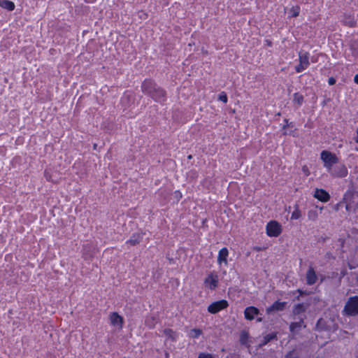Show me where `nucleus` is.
Wrapping results in <instances>:
<instances>
[{
	"instance_id": "obj_1",
	"label": "nucleus",
	"mask_w": 358,
	"mask_h": 358,
	"mask_svg": "<svg viewBox=\"0 0 358 358\" xmlns=\"http://www.w3.org/2000/svg\"><path fill=\"white\" fill-rule=\"evenodd\" d=\"M142 90L150 95L155 101L163 102L165 100L164 91L157 87L151 80H145L142 84Z\"/></svg>"
},
{
	"instance_id": "obj_2",
	"label": "nucleus",
	"mask_w": 358,
	"mask_h": 358,
	"mask_svg": "<svg viewBox=\"0 0 358 358\" xmlns=\"http://www.w3.org/2000/svg\"><path fill=\"white\" fill-rule=\"evenodd\" d=\"M320 159L324 164V167L327 169L328 173L333 169L334 165L338 162V158L336 155L328 150L321 152Z\"/></svg>"
},
{
	"instance_id": "obj_3",
	"label": "nucleus",
	"mask_w": 358,
	"mask_h": 358,
	"mask_svg": "<svg viewBox=\"0 0 358 358\" xmlns=\"http://www.w3.org/2000/svg\"><path fill=\"white\" fill-rule=\"evenodd\" d=\"M203 283L206 288L210 290L215 289L218 287L219 283V276L217 273L215 271L209 273L205 278Z\"/></svg>"
},
{
	"instance_id": "obj_4",
	"label": "nucleus",
	"mask_w": 358,
	"mask_h": 358,
	"mask_svg": "<svg viewBox=\"0 0 358 358\" xmlns=\"http://www.w3.org/2000/svg\"><path fill=\"white\" fill-rule=\"evenodd\" d=\"M344 311L348 315H358V296L350 297L347 301Z\"/></svg>"
},
{
	"instance_id": "obj_5",
	"label": "nucleus",
	"mask_w": 358,
	"mask_h": 358,
	"mask_svg": "<svg viewBox=\"0 0 358 358\" xmlns=\"http://www.w3.org/2000/svg\"><path fill=\"white\" fill-rule=\"evenodd\" d=\"M266 230L269 237H277L281 234L282 227L276 221H270L266 224Z\"/></svg>"
},
{
	"instance_id": "obj_6",
	"label": "nucleus",
	"mask_w": 358,
	"mask_h": 358,
	"mask_svg": "<svg viewBox=\"0 0 358 358\" xmlns=\"http://www.w3.org/2000/svg\"><path fill=\"white\" fill-rule=\"evenodd\" d=\"M229 306L228 301L224 299L213 302L208 306V311L211 314H215L225 308Z\"/></svg>"
},
{
	"instance_id": "obj_7",
	"label": "nucleus",
	"mask_w": 358,
	"mask_h": 358,
	"mask_svg": "<svg viewBox=\"0 0 358 358\" xmlns=\"http://www.w3.org/2000/svg\"><path fill=\"white\" fill-rule=\"evenodd\" d=\"M299 64L295 67L296 71L297 73L302 72L303 70L306 69L310 63H309V54L307 52H300L299 55Z\"/></svg>"
},
{
	"instance_id": "obj_8",
	"label": "nucleus",
	"mask_w": 358,
	"mask_h": 358,
	"mask_svg": "<svg viewBox=\"0 0 358 358\" xmlns=\"http://www.w3.org/2000/svg\"><path fill=\"white\" fill-rule=\"evenodd\" d=\"M329 173L333 177L344 178L348 175V169L344 164H340L334 166Z\"/></svg>"
},
{
	"instance_id": "obj_9",
	"label": "nucleus",
	"mask_w": 358,
	"mask_h": 358,
	"mask_svg": "<svg viewBox=\"0 0 358 358\" xmlns=\"http://www.w3.org/2000/svg\"><path fill=\"white\" fill-rule=\"evenodd\" d=\"M110 324L118 329H121L123 327V318L117 313H112L109 317Z\"/></svg>"
},
{
	"instance_id": "obj_10",
	"label": "nucleus",
	"mask_w": 358,
	"mask_h": 358,
	"mask_svg": "<svg viewBox=\"0 0 358 358\" xmlns=\"http://www.w3.org/2000/svg\"><path fill=\"white\" fill-rule=\"evenodd\" d=\"M286 305V302L277 301L274 302L271 306L266 309L267 314L270 315L274 312L282 310Z\"/></svg>"
},
{
	"instance_id": "obj_11",
	"label": "nucleus",
	"mask_w": 358,
	"mask_h": 358,
	"mask_svg": "<svg viewBox=\"0 0 358 358\" xmlns=\"http://www.w3.org/2000/svg\"><path fill=\"white\" fill-rule=\"evenodd\" d=\"M229 256V251L227 248H222L219 252L217 256V263L220 266L224 264V266L227 265V257Z\"/></svg>"
},
{
	"instance_id": "obj_12",
	"label": "nucleus",
	"mask_w": 358,
	"mask_h": 358,
	"mask_svg": "<svg viewBox=\"0 0 358 358\" xmlns=\"http://www.w3.org/2000/svg\"><path fill=\"white\" fill-rule=\"evenodd\" d=\"M313 196L315 198L322 202H327L330 199L329 194L322 189H316Z\"/></svg>"
},
{
	"instance_id": "obj_13",
	"label": "nucleus",
	"mask_w": 358,
	"mask_h": 358,
	"mask_svg": "<svg viewBox=\"0 0 358 358\" xmlns=\"http://www.w3.org/2000/svg\"><path fill=\"white\" fill-rule=\"evenodd\" d=\"M259 309L254 306L248 307L244 311L245 317L248 320H253L256 315H259Z\"/></svg>"
},
{
	"instance_id": "obj_14",
	"label": "nucleus",
	"mask_w": 358,
	"mask_h": 358,
	"mask_svg": "<svg viewBox=\"0 0 358 358\" xmlns=\"http://www.w3.org/2000/svg\"><path fill=\"white\" fill-rule=\"evenodd\" d=\"M317 280V276L315 273V271H314V269L312 267L309 268V269L308 270V271L306 273L307 284L309 285H312L316 282Z\"/></svg>"
},
{
	"instance_id": "obj_15",
	"label": "nucleus",
	"mask_w": 358,
	"mask_h": 358,
	"mask_svg": "<svg viewBox=\"0 0 358 358\" xmlns=\"http://www.w3.org/2000/svg\"><path fill=\"white\" fill-rule=\"evenodd\" d=\"M308 306L309 303H298L293 308V314L295 315H300L304 313Z\"/></svg>"
},
{
	"instance_id": "obj_16",
	"label": "nucleus",
	"mask_w": 358,
	"mask_h": 358,
	"mask_svg": "<svg viewBox=\"0 0 358 358\" xmlns=\"http://www.w3.org/2000/svg\"><path fill=\"white\" fill-rule=\"evenodd\" d=\"M0 6L9 11H12L15 9V3L9 0H0Z\"/></svg>"
},
{
	"instance_id": "obj_17",
	"label": "nucleus",
	"mask_w": 358,
	"mask_h": 358,
	"mask_svg": "<svg viewBox=\"0 0 358 358\" xmlns=\"http://www.w3.org/2000/svg\"><path fill=\"white\" fill-rule=\"evenodd\" d=\"M303 325V320L301 319L299 322H292L289 326V329L292 333L298 332Z\"/></svg>"
},
{
	"instance_id": "obj_18",
	"label": "nucleus",
	"mask_w": 358,
	"mask_h": 358,
	"mask_svg": "<svg viewBox=\"0 0 358 358\" xmlns=\"http://www.w3.org/2000/svg\"><path fill=\"white\" fill-rule=\"evenodd\" d=\"M141 239L142 236L141 234H135L127 241V243L134 245L139 243Z\"/></svg>"
},
{
	"instance_id": "obj_19",
	"label": "nucleus",
	"mask_w": 358,
	"mask_h": 358,
	"mask_svg": "<svg viewBox=\"0 0 358 358\" xmlns=\"http://www.w3.org/2000/svg\"><path fill=\"white\" fill-rule=\"evenodd\" d=\"M201 334L202 331L199 329H192L188 333V336L192 338H197Z\"/></svg>"
},
{
	"instance_id": "obj_20",
	"label": "nucleus",
	"mask_w": 358,
	"mask_h": 358,
	"mask_svg": "<svg viewBox=\"0 0 358 358\" xmlns=\"http://www.w3.org/2000/svg\"><path fill=\"white\" fill-rule=\"evenodd\" d=\"M249 338V334L247 331H243L240 334V342L243 345H246Z\"/></svg>"
},
{
	"instance_id": "obj_21",
	"label": "nucleus",
	"mask_w": 358,
	"mask_h": 358,
	"mask_svg": "<svg viewBox=\"0 0 358 358\" xmlns=\"http://www.w3.org/2000/svg\"><path fill=\"white\" fill-rule=\"evenodd\" d=\"M164 334H165V336L167 338H171L173 341L176 340V333L173 330H171L170 329H164Z\"/></svg>"
},
{
	"instance_id": "obj_22",
	"label": "nucleus",
	"mask_w": 358,
	"mask_h": 358,
	"mask_svg": "<svg viewBox=\"0 0 358 358\" xmlns=\"http://www.w3.org/2000/svg\"><path fill=\"white\" fill-rule=\"evenodd\" d=\"M301 210H299L298 206H296L294 210L292 213L291 220H298L301 217Z\"/></svg>"
},
{
	"instance_id": "obj_23",
	"label": "nucleus",
	"mask_w": 358,
	"mask_h": 358,
	"mask_svg": "<svg viewBox=\"0 0 358 358\" xmlns=\"http://www.w3.org/2000/svg\"><path fill=\"white\" fill-rule=\"evenodd\" d=\"M276 337V334L273 333V334H267L264 337V339H263V341L262 343V344H260V345H266V343H268L270 341L274 339Z\"/></svg>"
},
{
	"instance_id": "obj_24",
	"label": "nucleus",
	"mask_w": 358,
	"mask_h": 358,
	"mask_svg": "<svg viewBox=\"0 0 358 358\" xmlns=\"http://www.w3.org/2000/svg\"><path fill=\"white\" fill-rule=\"evenodd\" d=\"M294 102L301 106L303 102V96L299 93L294 94Z\"/></svg>"
},
{
	"instance_id": "obj_25",
	"label": "nucleus",
	"mask_w": 358,
	"mask_h": 358,
	"mask_svg": "<svg viewBox=\"0 0 358 358\" xmlns=\"http://www.w3.org/2000/svg\"><path fill=\"white\" fill-rule=\"evenodd\" d=\"M300 8L298 6L292 7L289 12V16L292 17H297L299 15Z\"/></svg>"
},
{
	"instance_id": "obj_26",
	"label": "nucleus",
	"mask_w": 358,
	"mask_h": 358,
	"mask_svg": "<svg viewBox=\"0 0 358 358\" xmlns=\"http://www.w3.org/2000/svg\"><path fill=\"white\" fill-rule=\"evenodd\" d=\"M283 358H299L297 352L295 350L288 352Z\"/></svg>"
},
{
	"instance_id": "obj_27",
	"label": "nucleus",
	"mask_w": 358,
	"mask_h": 358,
	"mask_svg": "<svg viewBox=\"0 0 358 358\" xmlns=\"http://www.w3.org/2000/svg\"><path fill=\"white\" fill-rule=\"evenodd\" d=\"M317 217V213L316 210H309L308 213V217L309 220H315Z\"/></svg>"
},
{
	"instance_id": "obj_28",
	"label": "nucleus",
	"mask_w": 358,
	"mask_h": 358,
	"mask_svg": "<svg viewBox=\"0 0 358 358\" xmlns=\"http://www.w3.org/2000/svg\"><path fill=\"white\" fill-rule=\"evenodd\" d=\"M198 358H215L214 356L210 353L201 352L199 354Z\"/></svg>"
},
{
	"instance_id": "obj_29",
	"label": "nucleus",
	"mask_w": 358,
	"mask_h": 358,
	"mask_svg": "<svg viewBox=\"0 0 358 358\" xmlns=\"http://www.w3.org/2000/svg\"><path fill=\"white\" fill-rule=\"evenodd\" d=\"M218 99L220 101H222L223 103H227V94L224 93V92H222L220 95H219V97H218Z\"/></svg>"
},
{
	"instance_id": "obj_30",
	"label": "nucleus",
	"mask_w": 358,
	"mask_h": 358,
	"mask_svg": "<svg viewBox=\"0 0 358 358\" xmlns=\"http://www.w3.org/2000/svg\"><path fill=\"white\" fill-rule=\"evenodd\" d=\"M302 171L305 173L306 176H309L310 172H309V170H308V167L306 166H303L302 167Z\"/></svg>"
},
{
	"instance_id": "obj_31",
	"label": "nucleus",
	"mask_w": 358,
	"mask_h": 358,
	"mask_svg": "<svg viewBox=\"0 0 358 358\" xmlns=\"http://www.w3.org/2000/svg\"><path fill=\"white\" fill-rule=\"evenodd\" d=\"M328 83H329V84L330 85H334V84H335L336 80H335V79H334V78H329V80H328Z\"/></svg>"
},
{
	"instance_id": "obj_32",
	"label": "nucleus",
	"mask_w": 358,
	"mask_h": 358,
	"mask_svg": "<svg viewBox=\"0 0 358 358\" xmlns=\"http://www.w3.org/2000/svg\"><path fill=\"white\" fill-rule=\"evenodd\" d=\"M354 81H355V83L356 84H357V85H358V73H357V74H356V75L355 76V77H354Z\"/></svg>"
},
{
	"instance_id": "obj_33",
	"label": "nucleus",
	"mask_w": 358,
	"mask_h": 358,
	"mask_svg": "<svg viewBox=\"0 0 358 358\" xmlns=\"http://www.w3.org/2000/svg\"><path fill=\"white\" fill-rule=\"evenodd\" d=\"M175 194L178 198H181L182 195L180 192H176Z\"/></svg>"
},
{
	"instance_id": "obj_34",
	"label": "nucleus",
	"mask_w": 358,
	"mask_h": 358,
	"mask_svg": "<svg viewBox=\"0 0 358 358\" xmlns=\"http://www.w3.org/2000/svg\"><path fill=\"white\" fill-rule=\"evenodd\" d=\"M355 141L358 143V130L357 131V136L355 138Z\"/></svg>"
},
{
	"instance_id": "obj_35",
	"label": "nucleus",
	"mask_w": 358,
	"mask_h": 358,
	"mask_svg": "<svg viewBox=\"0 0 358 358\" xmlns=\"http://www.w3.org/2000/svg\"><path fill=\"white\" fill-rule=\"evenodd\" d=\"M257 321H258V322H261V321H262V318H258V319H257Z\"/></svg>"
},
{
	"instance_id": "obj_36",
	"label": "nucleus",
	"mask_w": 358,
	"mask_h": 358,
	"mask_svg": "<svg viewBox=\"0 0 358 358\" xmlns=\"http://www.w3.org/2000/svg\"><path fill=\"white\" fill-rule=\"evenodd\" d=\"M357 280H358V277H357Z\"/></svg>"
}]
</instances>
